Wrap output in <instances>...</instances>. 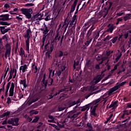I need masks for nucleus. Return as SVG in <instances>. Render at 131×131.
I'll return each mask as SVG.
<instances>
[{
  "label": "nucleus",
  "instance_id": "nucleus-63",
  "mask_svg": "<svg viewBox=\"0 0 131 131\" xmlns=\"http://www.w3.org/2000/svg\"><path fill=\"white\" fill-rule=\"evenodd\" d=\"M96 69H100V66L99 64L96 66Z\"/></svg>",
  "mask_w": 131,
  "mask_h": 131
},
{
  "label": "nucleus",
  "instance_id": "nucleus-2",
  "mask_svg": "<svg viewBox=\"0 0 131 131\" xmlns=\"http://www.w3.org/2000/svg\"><path fill=\"white\" fill-rule=\"evenodd\" d=\"M31 30L30 28H29L26 31V33L24 36L25 38H27V39L26 41V51L28 52V53H29V41L30 38L31 37Z\"/></svg>",
  "mask_w": 131,
  "mask_h": 131
},
{
  "label": "nucleus",
  "instance_id": "nucleus-23",
  "mask_svg": "<svg viewBox=\"0 0 131 131\" xmlns=\"http://www.w3.org/2000/svg\"><path fill=\"white\" fill-rule=\"evenodd\" d=\"M20 84H23L25 89L27 88V85L26 84V79L21 80L20 81Z\"/></svg>",
  "mask_w": 131,
  "mask_h": 131
},
{
  "label": "nucleus",
  "instance_id": "nucleus-62",
  "mask_svg": "<svg viewBox=\"0 0 131 131\" xmlns=\"http://www.w3.org/2000/svg\"><path fill=\"white\" fill-rule=\"evenodd\" d=\"M3 125H4V124H7V121L5 120L2 122Z\"/></svg>",
  "mask_w": 131,
  "mask_h": 131
},
{
  "label": "nucleus",
  "instance_id": "nucleus-52",
  "mask_svg": "<svg viewBox=\"0 0 131 131\" xmlns=\"http://www.w3.org/2000/svg\"><path fill=\"white\" fill-rule=\"evenodd\" d=\"M120 57H121V55L120 56H118L116 57V61L117 62L118 61V60H119L120 59Z\"/></svg>",
  "mask_w": 131,
  "mask_h": 131
},
{
  "label": "nucleus",
  "instance_id": "nucleus-1",
  "mask_svg": "<svg viewBox=\"0 0 131 131\" xmlns=\"http://www.w3.org/2000/svg\"><path fill=\"white\" fill-rule=\"evenodd\" d=\"M15 89V84L13 82L11 83V82H9L6 86V91L5 93V96H7L9 90V97H13L14 96V90Z\"/></svg>",
  "mask_w": 131,
  "mask_h": 131
},
{
  "label": "nucleus",
  "instance_id": "nucleus-33",
  "mask_svg": "<svg viewBox=\"0 0 131 131\" xmlns=\"http://www.w3.org/2000/svg\"><path fill=\"white\" fill-rule=\"evenodd\" d=\"M9 71V68L5 71V74L2 76V79H5L6 78V77L7 76V74H8V72Z\"/></svg>",
  "mask_w": 131,
  "mask_h": 131
},
{
  "label": "nucleus",
  "instance_id": "nucleus-16",
  "mask_svg": "<svg viewBox=\"0 0 131 131\" xmlns=\"http://www.w3.org/2000/svg\"><path fill=\"white\" fill-rule=\"evenodd\" d=\"M101 79H102V76H101V75H98L94 78L93 82H94L95 84L98 83V82H100Z\"/></svg>",
  "mask_w": 131,
  "mask_h": 131
},
{
  "label": "nucleus",
  "instance_id": "nucleus-19",
  "mask_svg": "<svg viewBox=\"0 0 131 131\" xmlns=\"http://www.w3.org/2000/svg\"><path fill=\"white\" fill-rule=\"evenodd\" d=\"M32 70L34 73H36L37 72V71L38 70V69H37V67L35 66V63L34 62L32 64Z\"/></svg>",
  "mask_w": 131,
  "mask_h": 131
},
{
  "label": "nucleus",
  "instance_id": "nucleus-9",
  "mask_svg": "<svg viewBox=\"0 0 131 131\" xmlns=\"http://www.w3.org/2000/svg\"><path fill=\"white\" fill-rule=\"evenodd\" d=\"M77 21V15H74L71 20L69 21L70 25L71 26H75L76 25V22Z\"/></svg>",
  "mask_w": 131,
  "mask_h": 131
},
{
  "label": "nucleus",
  "instance_id": "nucleus-54",
  "mask_svg": "<svg viewBox=\"0 0 131 131\" xmlns=\"http://www.w3.org/2000/svg\"><path fill=\"white\" fill-rule=\"evenodd\" d=\"M12 75H13V73L11 72L9 77V79H12Z\"/></svg>",
  "mask_w": 131,
  "mask_h": 131
},
{
  "label": "nucleus",
  "instance_id": "nucleus-57",
  "mask_svg": "<svg viewBox=\"0 0 131 131\" xmlns=\"http://www.w3.org/2000/svg\"><path fill=\"white\" fill-rule=\"evenodd\" d=\"M50 83L49 84V85H51V84H52L53 83V79H50Z\"/></svg>",
  "mask_w": 131,
  "mask_h": 131
},
{
  "label": "nucleus",
  "instance_id": "nucleus-58",
  "mask_svg": "<svg viewBox=\"0 0 131 131\" xmlns=\"http://www.w3.org/2000/svg\"><path fill=\"white\" fill-rule=\"evenodd\" d=\"M7 127H8V128H10V129H12V128H13V126L9 125H7Z\"/></svg>",
  "mask_w": 131,
  "mask_h": 131
},
{
  "label": "nucleus",
  "instance_id": "nucleus-61",
  "mask_svg": "<svg viewBox=\"0 0 131 131\" xmlns=\"http://www.w3.org/2000/svg\"><path fill=\"white\" fill-rule=\"evenodd\" d=\"M122 14H123V13H118L117 14V16H122Z\"/></svg>",
  "mask_w": 131,
  "mask_h": 131
},
{
  "label": "nucleus",
  "instance_id": "nucleus-32",
  "mask_svg": "<svg viewBox=\"0 0 131 131\" xmlns=\"http://www.w3.org/2000/svg\"><path fill=\"white\" fill-rule=\"evenodd\" d=\"M0 25H6L7 26H9L10 25V23H8L6 21H1Z\"/></svg>",
  "mask_w": 131,
  "mask_h": 131
},
{
  "label": "nucleus",
  "instance_id": "nucleus-46",
  "mask_svg": "<svg viewBox=\"0 0 131 131\" xmlns=\"http://www.w3.org/2000/svg\"><path fill=\"white\" fill-rule=\"evenodd\" d=\"M89 91H91V92H93L94 90V87L93 86L89 87Z\"/></svg>",
  "mask_w": 131,
  "mask_h": 131
},
{
  "label": "nucleus",
  "instance_id": "nucleus-8",
  "mask_svg": "<svg viewBox=\"0 0 131 131\" xmlns=\"http://www.w3.org/2000/svg\"><path fill=\"white\" fill-rule=\"evenodd\" d=\"M128 34H131V31H128L127 32L123 33L122 35H120L119 37L118 38L119 40L120 41L122 38H125V39H126V38L128 37Z\"/></svg>",
  "mask_w": 131,
  "mask_h": 131
},
{
  "label": "nucleus",
  "instance_id": "nucleus-3",
  "mask_svg": "<svg viewBox=\"0 0 131 131\" xmlns=\"http://www.w3.org/2000/svg\"><path fill=\"white\" fill-rule=\"evenodd\" d=\"M20 11L23 15H25L26 18L30 19L31 18V14H32V9L30 8H21Z\"/></svg>",
  "mask_w": 131,
  "mask_h": 131
},
{
  "label": "nucleus",
  "instance_id": "nucleus-11",
  "mask_svg": "<svg viewBox=\"0 0 131 131\" xmlns=\"http://www.w3.org/2000/svg\"><path fill=\"white\" fill-rule=\"evenodd\" d=\"M41 18H42V14L41 13H38L33 16V20L34 21H36L37 20H41Z\"/></svg>",
  "mask_w": 131,
  "mask_h": 131
},
{
  "label": "nucleus",
  "instance_id": "nucleus-39",
  "mask_svg": "<svg viewBox=\"0 0 131 131\" xmlns=\"http://www.w3.org/2000/svg\"><path fill=\"white\" fill-rule=\"evenodd\" d=\"M91 41L92 39H91L90 41H86L85 43V46H86V47L89 46L90 45V43H91Z\"/></svg>",
  "mask_w": 131,
  "mask_h": 131
},
{
  "label": "nucleus",
  "instance_id": "nucleus-55",
  "mask_svg": "<svg viewBox=\"0 0 131 131\" xmlns=\"http://www.w3.org/2000/svg\"><path fill=\"white\" fill-rule=\"evenodd\" d=\"M63 56V52L60 51L59 54V57H62Z\"/></svg>",
  "mask_w": 131,
  "mask_h": 131
},
{
  "label": "nucleus",
  "instance_id": "nucleus-12",
  "mask_svg": "<svg viewBox=\"0 0 131 131\" xmlns=\"http://www.w3.org/2000/svg\"><path fill=\"white\" fill-rule=\"evenodd\" d=\"M54 50V45H52L50 47V52H47L46 53V58H48V59H50L51 58V53H52V52H53V50Z\"/></svg>",
  "mask_w": 131,
  "mask_h": 131
},
{
  "label": "nucleus",
  "instance_id": "nucleus-59",
  "mask_svg": "<svg viewBox=\"0 0 131 131\" xmlns=\"http://www.w3.org/2000/svg\"><path fill=\"white\" fill-rule=\"evenodd\" d=\"M1 48H3V43L2 42V39H0V49Z\"/></svg>",
  "mask_w": 131,
  "mask_h": 131
},
{
  "label": "nucleus",
  "instance_id": "nucleus-7",
  "mask_svg": "<svg viewBox=\"0 0 131 131\" xmlns=\"http://www.w3.org/2000/svg\"><path fill=\"white\" fill-rule=\"evenodd\" d=\"M19 122V119L15 118L14 119H11V120H8V124H12V125H13L14 126H18L19 125V123L18 122Z\"/></svg>",
  "mask_w": 131,
  "mask_h": 131
},
{
  "label": "nucleus",
  "instance_id": "nucleus-56",
  "mask_svg": "<svg viewBox=\"0 0 131 131\" xmlns=\"http://www.w3.org/2000/svg\"><path fill=\"white\" fill-rule=\"evenodd\" d=\"M13 11H10L9 12V13L10 14V15H17V13H13Z\"/></svg>",
  "mask_w": 131,
  "mask_h": 131
},
{
  "label": "nucleus",
  "instance_id": "nucleus-36",
  "mask_svg": "<svg viewBox=\"0 0 131 131\" xmlns=\"http://www.w3.org/2000/svg\"><path fill=\"white\" fill-rule=\"evenodd\" d=\"M39 119V118L38 117H36L33 120L32 122H37L38 121V120Z\"/></svg>",
  "mask_w": 131,
  "mask_h": 131
},
{
  "label": "nucleus",
  "instance_id": "nucleus-14",
  "mask_svg": "<svg viewBox=\"0 0 131 131\" xmlns=\"http://www.w3.org/2000/svg\"><path fill=\"white\" fill-rule=\"evenodd\" d=\"M10 16V15L7 14H4L1 15V20L2 21H8L9 20V17Z\"/></svg>",
  "mask_w": 131,
  "mask_h": 131
},
{
  "label": "nucleus",
  "instance_id": "nucleus-43",
  "mask_svg": "<svg viewBox=\"0 0 131 131\" xmlns=\"http://www.w3.org/2000/svg\"><path fill=\"white\" fill-rule=\"evenodd\" d=\"M76 102L73 101L71 103V104L69 106V107H72V106H74V105H76Z\"/></svg>",
  "mask_w": 131,
  "mask_h": 131
},
{
  "label": "nucleus",
  "instance_id": "nucleus-35",
  "mask_svg": "<svg viewBox=\"0 0 131 131\" xmlns=\"http://www.w3.org/2000/svg\"><path fill=\"white\" fill-rule=\"evenodd\" d=\"M38 100V98H36L35 99H33L32 101V102L29 103V105H31L32 103H34V102H36V101Z\"/></svg>",
  "mask_w": 131,
  "mask_h": 131
},
{
  "label": "nucleus",
  "instance_id": "nucleus-49",
  "mask_svg": "<svg viewBox=\"0 0 131 131\" xmlns=\"http://www.w3.org/2000/svg\"><path fill=\"white\" fill-rule=\"evenodd\" d=\"M111 38H112V36H110L109 35H108L106 37V39H107V40H109L111 39Z\"/></svg>",
  "mask_w": 131,
  "mask_h": 131
},
{
  "label": "nucleus",
  "instance_id": "nucleus-24",
  "mask_svg": "<svg viewBox=\"0 0 131 131\" xmlns=\"http://www.w3.org/2000/svg\"><path fill=\"white\" fill-rule=\"evenodd\" d=\"M59 72H62L66 69V66L64 64L60 65L59 67Z\"/></svg>",
  "mask_w": 131,
  "mask_h": 131
},
{
  "label": "nucleus",
  "instance_id": "nucleus-47",
  "mask_svg": "<svg viewBox=\"0 0 131 131\" xmlns=\"http://www.w3.org/2000/svg\"><path fill=\"white\" fill-rule=\"evenodd\" d=\"M113 53V51H107V53H106V55L107 56H110L111 54Z\"/></svg>",
  "mask_w": 131,
  "mask_h": 131
},
{
  "label": "nucleus",
  "instance_id": "nucleus-4",
  "mask_svg": "<svg viewBox=\"0 0 131 131\" xmlns=\"http://www.w3.org/2000/svg\"><path fill=\"white\" fill-rule=\"evenodd\" d=\"M40 30H41V31H43V33L44 34L42 37V46H45V41H46V38L47 37L46 34H47V33H49L50 30H49V28L47 27V25L44 24L42 26V28L40 29Z\"/></svg>",
  "mask_w": 131,
  "mask_h": 131
},
{
  "label": "nucleus",
  "instance_id": "nucleus-10",
  "mask_svg": "<svg viewBox=\"0 0 131 131\" xmlns=\"http://www.w3.org/2000/svg\"><path fill=\"white\" fill-rule=\"evenodd\" d=\"M9 30H11L10 28H8L6 29V27L1 26L0 27V31H1L2 34H5V33H7Z\"/></svg>",
  "mask_w": 131,
  "mask_h": 131
},
{
  "label": "nucleus",
  "instance_id": "nucleus-40",
  "mask_svg": "<svg viewBox=\"0 0 131 131\" xmlns=\"http://www.w3.org/2000/svg\"><path fill=\"white\" fill-rule=\"evenodd\" d=\"M78 64H79V62H74V69H75L76 68V66H77V65H78Z\"/></svg>",
  "mask_w": 131,
  "mask_h": 131
},
{
  "label": "nucleus",
  "instance_id": "nucleus-45",
  "mask_svg": "<svg viewBox=\"0 0 131 131\" xmlns=\"http://www.w3.org/2000/svg\"><path fill=\"white\" fill-rule=\"evenodd\" d=\"M4 7L6 8V9H9V8H10V5H9L8 4H6L4 5Z\"/></svg>",
  "mask_w": 131,
  "mask_h": 131
},
{
  "label": "nucleus",
  "instance_id": "nucleus-38",
  "mask_svg": "<svg viewBox=\"0 0 131 131\" xmlns=\"http://www.w3.org/2000/svg\"><path fill=\"white\" fill-rule=\"evenodd\" d=\"M49 125H51L53 126V127H54L55 128H56L57 130H59V129H58V126L56 125V124H49Z\"/></svg>",
  "mask_w": 131,
  "mask_h": 131
},
{
  "label": "nucleus",
  "instance_id": "nucleus-29",
  "mask_svg": "<svg viewBox=\"0 0 131 131\" xmlns=\"http://www.w3.org/2000/svg\"><path fill=\"white\" fill-rule=\"evenodd\" d=\"M117 39H118V37L116 36V37H114L113 39H112L111 40V41H112V42L113 43H115V42H116V41L117 40Z\"/></svg>",
  "mask_w": 131,
  "mask_h": 131
},
{
  "label": "nucleus",
  "instance_id": "nucleus-22",
  "mask_svg": "<svg viewBox=\"0 0 131 131\" xmlns=\"http://www.w3.org/2000/svg\"><path fill=\"white\" fill-rule=\"evenodd\" d=\"M71 90H72V89L71 88L69 90H68L67 89H61L60 90V91L58 92V93H56L55 94V96H57V95H59V94H60V93H62V92H65V91H66L67 92H68V91H71Z\"/></svg>",
  "mask_w": 131,
  "mask_h": 131
},
{
  "label": "nucleus",
  "instance_id": "nucleus-30",
  "mask_svg": "<svg viewBox=\"0 0 131 131\" xmlns=\"http://www.w3.org/2000/svg\"><path fill=\"white\" fill-rule=\"evenodd\" d=\"M58 125L59 127H63L65 125V121L61 122L60 123H58Z\"/></svg>",
  "mask_w": 131,
  "mask_h": 131
},
{
  "label": "nucleus",
  "instance_id": "nucleus-21",
  "mask_svg": "<svg viewBox=\"0 0 131 131\" xmlns=\"http://www.w3.org/2000/svg\"><path fill=\"white\" fill-rule=\"evenodd\" d=\"M49 78H51L53 77L54 75H55V71H53V70L49 69Z\"/></svg>",
  "mask_w": 131,
  "mask_h": 131
},
{
  "label": "nucleus",
  "instance_id": "nucleus-44",
  "mask_svg": "<svg viewBox=\"0 0 131 131\" xmlns=\"http://www.w3.org/2000/svg\"><path fill=\"white\" fill-rule=\"evenodd\" d=\"M10 113H11V112H7L4 114V115L5 116H9L10 115Z\"/></svg>",
  "mask_w": 131,
  "mask_h": 131
},
{
  "label": "nucleus",
  "instance_id": "nucleus-48",
  "mask_svg": "<svg viewBox=\"0 0 131 131\" xmlns=\"http://www.w3.org/2000/svg\"><path fill=\"white\" fill-rule=\"evenodd\" d=\"M48 117L49 118H50V119H51L52 120H55V118H54V117H53V116L49 115Z\"/></svg>",
  "mask_w": 131,
  "mask_h": 131
},
{
  "label": "nucleus",
  "instance_id": "nucleus-41",
  "mask_svg": "<svg viewBox=\"0 0 131 131\" xmlns=\"http://www.w3.org/2000/svg\"><path fill=\"white\" fill-rule=\"evenodd\" d=\"M113 117V114H111L110 116L107 118V122L109 121L110 119L112 118Z\"/></svg>",
  "mask_w": 131,
  "mask_h": 131
},
{
  "label": "nucleus",
  "instance_id": "nucleus-28",
  "mask_svg": "<svg viewBox=\"0 0 131 131\" xmlns=\"http://www.w3.org/2000/svg\"><path fill=\"white\" fill-rule=\"evenodd\" d=\"M91 106H91V113H94L96 111L97 107L94 106V104H91Z\"/></svg>",
  "mask_w": 131,
  "mask_h": 131
},
{
  "label": "nucleus",
  "instance_id": "nucleus-17",
  "mask_svg": "<svg viewBox=\"0 0 131 131\" xmlns=\"http://www.w3.org/2000/svg\"><path fill=\"white\" fill-rule=\"evenodd\" d=\"M77 4V0H75L73 4L72 5L70 13H73L74 11H75V8H76V5Z\"/></svg>",
  "mask_w": 131,
  "mask_h": 131
},
{
  "label": "nucleus",
  "instance_id": "nucleus-13",
  "mask_svg": "<svg viewBox=\"0 0 131 131\" xmlns=\"http://www.w3.org/2000/svg\"><path fill=\"white\" fill-rule=\"evenodd\" d=\"M28 69V67H27V64H24L20 66L19 68L20 72L21 71L23 73H24V72H25Z\"/></svg>",
  "mask_w": 131,
  "mask_h": 131
},
{
  "label": "nucleus",
  "instance_id": "nucleus-37",
  "mask_svg": "<svg viewBox=\"0 0 131 131\" xmlns=\"http://www.w3.org/2000/svg\"><path fill=\"white\" fill-rule=\"evenodd\" d=\"M3 39L7 41L8 40V35L6 34L3 37Z\"/></svg>",
  "mask_w": 131,
  "mask_h": 131
},
{
  "label": "nucleus",
  "instance_id": "nucleus-51",
  "mask_svg": "<svg viewBox=\"0 0 131 131\" xmlns=\"http://www.w3.org/2000/svg\"><path fill=\"white\" fill-rule=\"evenodd\" d=\"M13 12H19V9L17 8H14L13 10Z\"/></svg>",
  "mask_w": 131,
  "mask_h": 131
},
{
  "label": "nucleus",
  "instance_id": "nucleus-15",
  "mask_svg": "<svg viewBox=\"0 0 131 131\" xmlns=\"http://www.w3.org/2000/svg\"><path fill=\"white\" fill-rule=\"evenodd\" d=\"M76 117V115L74 113L71 112L68 113V118H70L72 120H73L74 118Z\"/></svg>",
  "mask_w": 131,
  "mask_h": 131
},
{
  "label": "nucleus",
  "instance_id": "nucleus-50",
  "mask_svg": "<svg viewBox=\"0 0 131 131\" xmlns=\"http://www.w3.org/2000/svg\"><path fill=\"white\" fill-rule=\"evenodd\" d=\"M16 19L18 20V21H22V17L19 16H16Z\"/></svg>",
  "mask_w": 131,
  "mask_h": 131
},
{
  "label": "nucleus",
  "instance_id": "nucleus-42",
  "mask_svg": "<svg viewBox=\"0 0 131 131\" xmlns=\"http://www.w3.org/2000/svg\"><path fill=\"white\" fill-rule=\"evenodd\" d=\"M65 108L66 107L60 106L59 107L58 110L59 111H63V110H65Z\"/></svg>",
  "mask_w": 131,
  "mask_h": 131
},
{
  "label": "nucleus",
  "instance_id": "nucleus-18",
  "mask_svg": "<svg viewBox=\"0 0 131 131\" xmlns=\"http://www.w3.org/2000/svg\"><path fill=\"white\" fill-rule=\"evenodd\" d=\"M107 27H108V29L106 30V32H110L111 33H112L114 30V26L110 24L108 25Z\"/></svg>",
  "mask_w": 131,
  "mask_h": 131
},
{
  "label": "nucleus",
  "instance_id": "nucleus-34",
  "mask_svg": "<svg viewBox=\"0 0 131 131\" xmlns=\"http://www.w3.org/2000/svg\"><path fill=\"white\" fill-rule=\"evenodd\" d=\"M30 113L31 114L36 115V114H38V111H31L30 112Z\"/></svg>",
  "mask_w": 131,
  "mask_h": 131
},
{
  "label": "nucleus",
  "instance_id": "nucleus-31",
  "mask_svg": "<svg viewBox=\"0 0 131 131\" xmlns=\"http://www.w3.org/2000/svg\"><path fill=\"white\" fill-rule=\"evenodd\" d=\"M42 83L44 84L45 86H47L48 84V81H46V76H44L42 79Z\"/></svg>",
  "mask_w": 131,
  "mask_h": 131
},
{
  "label": "nucleus",
  "instance_id": "nucleus-5",
  "mask_svg": "<svg viewBox=\"0 0 131 131\" xmlns=\"http://www.w3.org/2000/svg\"><path fill=\"white\" fill-rule=\"evenodd\" d=\"M125 83H126V81L122 82L119 85H116L114 87L111 88L108 91V96H111V95H113V93L114 92H116V91H117V90H118V88H120V86H122V85H124V84H125Z\"/></svg>",
  "mask_w": 131,
  "mask_h": 131
},
{
  "label": "nucleus",
  "instance_id": "nucleus-53",
  "mask_svg": "<svg viewBox=\"0 0 131 131\" xmlns=\"http://www.w3.org/2000/svg\"><path fill=\"white\" fill-rule=\"evenodd\" d=\"M4 85H5V84L3 85V88H1V89H0V94H1V93H2V92H4V91H5V88L4 87Z\"/></svg>",
  "mask_w": 131,
  "mask_h": 131
},
{
  "label": "nucleus",
  "instance_id": "nucleus-60",
  "mask_svg": "<svg viewBox=\"0 0 131 131\" xmlns=\"http://www.w3.org/2000/svg\"><path fill=\"white\" fill-rule=\"evenodd\" d=\"M87 126H88L89 127H92V124H91V123H88Z\"/></svg>",
  "mask_w": 131,
  "mask_h": 131
},
{
  "label": "nucleus",
  "instance_id": "nucleus-25",
  "mask_svg": "<svg viewBox=\"0 0 131 131\" xmlns=\"http://www.w3.org/2000/svg\"><path fill=\"white\" fill-rule=\"evenodd\" d=\"M19 55L21 57H25V53L24 52V50H23V48H20Z\"/></svg>",
  "mask_w": 131,
  "mask_h": 131
},
{
  "label": "nucleus",
  "instance_id": "nucleus-20",
  "mask_svg": "<svg viewBox=\"0 0 131 131\" xmlns=\"http://www.w3.org/2000/svg\"><path fill=\"white\" fill-rule=\"evenodd\" d=\"M101 100L100 99H97L95 100L91 103V105H94V107H97L98 105H99V102H100Z\"/></svg>",
  "mask_w": 131,
  "mask_h": 131
},
{
  "label": "nucleus",
  "instance_id": "nucleus-6",
  "mask_svg": "<svg viewBox=\"0 0 131 131\" xmlns=\"http://www.w3.org/2000/svg\"><path fill=\"white\" fill-rule=\"evenodd\" d=\"M11 54V45L9 43L6 44V51L5 54V58H9L10 60V55Z\"/></svg>",
  "mask_w": 131,
  "mask_h": 131
},
{
  "label": "nucleus",
  "instance_id": "nucleus-26",
  "mask_svg": "<svg viewBox=\"0 0 131 131\" xmlns=\"http://www.w3.org/2000/svg\"><path fill=\"white\" fill-rule=\"evenodd\" d=\"M60 38H61L60 35H59V33H57L54 40V41L57 42V41H59V40H60Z\"/></svg>",
  "mask_w": 131,
  "mask_h": 131
},
{
  "label": "nucleus",
  "instance_id": "nucleus-64",
  "mask_svg": "<svg viewBox=\"0 0 131 131\" xmlns=\"http://www.w3.org/2000/svg\"><path fill=\"white\" fill-rule=\"evenodd\" d=\"M127 107H128V108H131V104H128Z\"/></svg>",
  "mask_w": 131,
  "mask_h": 131
},
{
  "label": "nucleus",
  "instance_id": "nucleus-27",
  "mask_svg": "<svg viewBox=\"0 0 131 131\" xmlns=\"http://www.w3.org/2000/svg\"><path fill=\"white\" fill-rule=\"evenodd\" d=\"M117 106H118L117 105V101H115L110 105V108H115L117 107Z\"/></svg>",
  "mask_w": 131,
  "mask_h": 131
}]
</instances>
